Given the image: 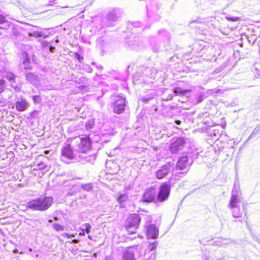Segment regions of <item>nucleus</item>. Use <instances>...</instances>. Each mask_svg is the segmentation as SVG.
Listing matches in <instances>:
<instances>
[{"instance_id": "12", "label": "nucleus", "mask_w": 260, "mask_h": 260, "mask_svg": "<svg viewBox=\"0 0 260 260\" xmlns=\"http://www.w3.org/2000/svg\"><path fill=\"white\" fill-rule=\"evenodd\" d=\"M158 229L155 224H150L146 229V235L149 239H156L158 237Z\"/></svg>"}, {"instance_id": "1", "label": "nucleus", "mask_w": 260, "mask_h": 260, "mask_svg": "<svg viewBox=\"0 0 260 260\" xmlns=\"http://www.w3.org/2000/svg\"><path fill=\"white\" fill-rule=\"evenodd\" d=\"M53 202L52 197L41 196L29 201L27 204V207L32 210L44 211L51 207Z\"/></svg>"}, {"instance_id": "4", "label": "nucleus", "mask_w": 260, "mask_h": 260, "mask_svg": "<svg viewBox=\"0 0 260 260\" xmlns=\"http://www.w3.org/2000/svg\"><path fill=\"white\" fill-rule=\"evenodd\" d=\"M141 219L139 215L137 214H130L125 222V228L129 235L136 233L138 229Z\"/></svg>"}, {"instance_id": "20", "label": "nucleus", "mask_w": 260, "mask_h": 260, "mask_svg": "<svg viewBox=\"0 0 260 260\" xmlns=\"http://www.w3.org/2000/svg\"><path fill=\"white\" fill-rule=\"evenodd\" d=\"M129 48L132 50H138L139 49V44L136 41H130L128 43Z\"/></svg>"}, {"instance_id": "15", "label": "nucleus", "mask_w": 260, "mask_h": 260, "mask_svg": "<svg viewBox=\"0 0 260 260\" xmlns=\"http://www.w3.org/2000/svg\"><path fill=\"white\" fill-rule=\"evenodd\" d=\"M26 80L31 84H37L38 82L37 76L34 73L26 72L25 73Z\"/></svg>"}, {"instance_id": "23", "label": "nucleus", "mask_w": 260, "mask_h": 260, "mask_svg": "<svg viewBox=\"0 0 260 260\" xmlns=\"http://www.w3.org/2000/svg\"><path fill=\"white\" fill-rule=\"evenodd\" d=\"M124 260H135L134 254L130 252L125 253L123 256Z\"/></svg>"}, {"instance_id": "37", "label": "nucleus", "mask_w": 260, "mask_h": 260, "mask_svg": "<svg viewBox=\"0 0 260 260\" xmlns=\"http://www.w3.org/2000/svg\"><path fill=\"white\" fill-rule=\"evenodd\" d=\"M75 56L77 58V59L79 60V62H81L84 59L83 57L79 55L78 53H75Z\"/></svg>"}, {"instance_id": "33", "label": "nucleus", "mask_w": 260, "mask_h": 260, "mask_svg": "<svg viewBox=\"0 0 260 260\" xmlns=\"http://www.w3.org/2000/svg\"><path fill=\"white\" fill-rule=\"evenodd\" d=\"M84 69L88 73H91L92 71V68L88 64H85L84 66Z\"/></svg>"}, {"instance_id": "13", "label": "nucleus", "mask_w": 260, "mask_h": 260, "mask_svg": "<svg viewBox=\"0 0 260 260\" xmlns=\"http://www.w3.org/2000/svg\"><path fill=\"white\" fill-rule=\"evenodd\" d=\"M5 77L6 79L9 81L10 83V85L12 87H13L15 89L19 90V88L18 86H16L15 79L16 78V76L13 73L11 72H7L5 74Z\"/></svg>"}, {"instance_id": "2", "label": "nucleus", "mask_w": 260, "mask_h": 260, "mask_svg": "<svg viewBox=\"0 0 260 260\" xmlns=\"http://www.w3.org/2000/svg\"><path fill=\"white\" fill-rule=\"evenodd\" d=\"M61 159L66 161V159L71 160L75 159L78 161L80 158L84 157L80 154H79L74 145L71 146L70 144H66L61 148Z\"/></svg>"}, {"instance_id": "11", "label": "nucleus", "mask_w": 260, "mask_h": 260, "mask_svg": "<svg viewBox=\"0 0 260 260\" xmlns=\"http://www.w3.org/2000/svg\"><path fill=\"white\" fill-rule=\"evenodd\" d=\"M156 192L154 187L152 186L147 188L144 192L142 201L144 202H153L156 197Z\"/></svg>"}, {"instance_id": "42", "label": "nucleus", "mask_w": 260, "mask_h": 260, "mask_svg": "<svg viewBox=\"0 0 260 260\" xmlns=\"http://www.w3.org/2000/svg\"><path fill=\"white\" fill-rule=\"evenodd\" d=\"M173 99V95H169L167 98L168 100H171Z\"/></svg>"}, {"instance_id": "54", "label": "nucleus", "mask_w": 260, "mask_h": 260, "mask_svg": "<svg viewBox=\"0 0 260 260\" xmlns=\"http://www.w3.org/2000/svg\"><path fill=\"white\" fill-rule=\"evenodd\" d=\"M49 222H52V221L51 220H49Z\"/></svg>"}, {"instance_id": "34", "label": "nucleus", "mask_w": 260, "mask_h": 260, "mask_svg": "<svg viewBox=\"0 0 260 260\" xmlns=\"http://www.w3.org/2000/svg\"><path fill=\"white\" fill-rule=\"evenodd\" d=\"M6 22H7L6 17L0 14V24H3Z\"/></svg>"}, {"instance_id": "55", "label": "nucleus", "mask_w": 260, "mask_h": 260, "mask_svg": "<svg viewBox=\"0 0 260 260\" xmlns=\"http://www.w3.org/2000/svg\"><path fill=\"white\" fill-rule=\"evenodd\" d=\"M54 219H55V220H57V217H55V218H54Z\"/></svg>"}, {"instance_id": "32", "label": "nucleus", "mask_w": 260, "mask_h": 260, "mask_svg": "<svg viewBox=\"0 0 260 260\" xmlns=\"http://www.w3.org/2000/svg\"><path fill=\"white\" fill-rule=\"evenodd\" d=\"M83 226L85 228V231L87 234H89L90 233V230L91 229V226L89 223H85Z\"/></svg>"}, {"instance_id": "27", "label": "nucleus", "mask_w": 260, "mask_h": 260, "mask_svg": "<svg viewBox=\"0 0 260 260\" xmlns=\"http://www.w3.org/2000/svg\"><path fill=\"white\" fill-rule=\"evenodd\" d=\"M157 245L158 243L157 242L150 243L148 246V249L150 251H153L156 248Z\"/></svg>"}, {"instance_id": "56", "label": "nucleus", "mask_w": 260, "mask_h": 260, "mask_svg": "<svg viewBox=\"0 0 260 260\" xmlns=\"http://www.w3.org/2000/svg\"><path fill=\"white\" fill-rule=\"evenodd\" d=\"M186 172H185L186 173ZM184 174V173H181V174Z\"/></svg>"}, {"instance_id": "25", "label": "nucleus", "mask_w": 260, "mask_h": 260, "mask_svg": "<svg viewBox=\"0 0 260 260\" xmlns=\"http://www.w3.org/2000/svg\"><path fill=\"white\" fill-rule=\"evenodd\" d=\"M260 131L259 128L256 127L254 129L252 133L250 134V135L249 136L247 140H250L252 139V138H254L258 133L259 131Z\"/></svg>"}, {"instance_id": "36", "label": "nucleus", "mask_w": 260, "mask_h": 260, "mask_svg": "<svg viewBox=\"0 0 260 260\" xmlns=\"http://www.w3.org/2000/svg\"><path fill=\"white\" fill-rule=\"evenodd\" d=\"M39 169H42L43 170H45L47 168V166L44 164L43 162H40L38 165Z\"/></svg>"}, {"instance_id": "16", "label": "nucleus", "mask_w": 260, "mask_h": 260, "mask_svg": "<svg viewBox=\"0 0 260 260\" xmlns=\"http://www.w3.org/2000/svg\"><path fill=\"white\" fill-rule=\"evenodd\" d=\"M27 104V103L25 100L17 101L15 104L16 108L19 112L24 111L26 110Z\"/></svg>"}, {"instance_id": "6", "label": "nucleus", "mask_w": 260, "mask_h": 260, "mask_svg": "<svg viewBox=\"0 0 260 260\" xmlns=\"http://www.w3.org/2000/svg\"><path fill=\"white\" fill-rule=\"evenodd\" d=\"M122 11L120 9L115 8L109 11L106 15V25L108 26H114L116 22L121 17Z\"/></svg>"}, {"instance_id": "14", "label": "nucleus", "mask_w": 260, "mask_h": 260, "mask_svg": "<svg viewBox=\"0 0 260 260\" xmlns=\"http://www.w3.org/2000/svg\"><path fill=\"white\" fill-rule=\"evenodd\" d=\"M188 157L186 155L181 156L177 163V169L183 170L188 165Z\"/></svg>"}, {"instance_id": "26", "label": "nucleus", "mask_w": 260, "mask_h": 260, "mask_svg": "<svg viewBox=\"0 0 260 260\" xmlns=\"http://www.w3.org/2000/svg\"><path fill=\"white\" fill-rule=\"evenodd\" d=\"M6 81L3 79H0V93L4 92L6 89Z\"/></svg>"}, {"instance_id": "8", "label": "nucleus", "mask_w": 260, "mask_h": 260, "mask_svg": "<svg viewBox=\"0 0 260 260\" xmlns=\"http://www.w3.org/2000/svg\"><path fill=\"white\" fill-rule=\"evenodd\" d=\"M174 164L171 162H168L159 168L156 172V177L158 179H161L173 170Z\"/></svg>"}, {"instance_id": "48", "label": "nucleus", "mask_w": 260, "mask_h": 260, "mask_svg": "<svg viewBox=\"0 0 260 260\" xmlns=\"http://www.w3.org/2000/svg\"><path fill=\"white\" fill-rule=\"evenodd\" d=\"M162 32L166 33V32L165 30H163V31H161V32H160L159 34L162 33Z\"/></svg>"}, {"instance_id": "46", "label": "nucleus", "mask_w": 260, "mask_h": 260, "mask_svg": "<svg viewBox=\"0 0 260 260\" xmlns=\"http://www.w3.org/2000/svg\"><path fill=\"white\" fill-rule=\"evenodd\" d=\"M176 122L177 124H180L181 123V122L179 120L176 121Z\"/></svg>"}, {"instance_id": "17", "label": "nucleus", "mask_w": 260, "mask_h": 260, "mask_svg": "<svg viewBox=\"0 0 260 260\" xmlns=\"http://www.w3.org/2000/svg\"><path fill=\"white\" fill-rule=\"evenodd\" d=\"M239 187H237L236 184H234L232 190L231 197L230 201H240L239 200Z\"/></svg>"}, {"instance_id": "24", "label": "nucleus", "mask_w": 260, "mask_h": 260, "mask_svg": "<svg viewBox=\"0 0 260 260\" xmlns=\"http://www.w3.org/2000/svg\"><path fill=\"white\" fill-rule=\"evenodd\" d=\"M94 125V121L93 119H91L88 120L86 124H85V127L87 129L89 130L93 128V126Z\"/></svg>"}, {"instance_id": "39", "label": "nucleus", "mask_w": 260, "mask_h": 260, "mask_svg": "<svg viewBox=\"0 0 260 260\" xmlns=\"http://www.w3.org/2000/svg\"><path fill=\"white\" fill-rule=\"evenodd\" d=\"M105 260H114V259L111 256H107L106 257Z\"/></svg>"}, {"instance_id": "29", "label": "nucleus", "mask_w": 260, "mask_h": 260, "mask_svg": "<svg viewBox=\"0 0 260 260\" xmlns=\"http://www.w3.org/2000/svg\"><path fill=\"white\" fill-rule=\"evenodd\" d=\"M53 228L57 231H62L64 230L63 226L58 223H54L53 224Z\"/></svg>"}, {"instance_id": "43", "label": "nucleus", "mask_w": 260, "mask_h": 260, "mask_svg": "<svg viewBox=\"0 0 260 260\" xmlns=\"http://www.w3.org/2000/svg\"><path fill=\"white\" fill-rule=\"evenodd\" d=\"M64 236H66V237L69 238L71 237V236L68 233L64 234Z\"/></svg>"}, {"instance_id": "22", "label": "nucleus", "mask_w": 260, "mask_h": 260, "mask_svg": "<svg viewBox=\"0 0 260 260\" xmlns=\"http://www.w3.org/2000/svg\"><path fill=\"white\" fill-rule=\"evenodd\" d=\"M93 185L92 183H89L83 184L81 185V188L84 190L89 191L93 188Z\"/></svg>"}, {"instance_id": "10", "label": "nucleus", "mask_w": 260, "mask_h": 260, "mask_svg": "<svg viewBox=\"0 0 260 260\" xmlns=\"http://www.w3.org/2000/svg\"><path fill=\"white\" fill-rule=\"evenodd\" d=\"M240 201H230L228 208L231 210L232 216L234 218H239L242 216V212L239 207Z\"/></svg>"}, {"instance_id": "52", "label": "nucleus", "mask_w": 260, "mask_h": 260, "mask_svg": "<svg viewBox=\"0 0 260 260\" xmlns=\"http://www.w3.org/2000/svg\"><path fill=\"white\" fill-rule=\"evenodd\" d=\"M88 238L90 239H91V237L90 236H88Z\"/></svg>"}, {"instance_id": "28", "label": "nucleus", "mask_w": 260, "mask_h": 260, "mask_svg": "<svg viewBox=\"0 0 260 260\" xmlns=\"http://www.w3.org/2000/svg\"><path fill=\"white\" fill-rule=\"evenodd\" d=\"M23 65H24V68L25 69H29L30 68L29 67L30 64V60L29 58L27 57L25 58L24 60L23 61Z\"/></svg>"}, {"instance_id": "45", "label": "nucleus", "mask_w": 260, "mask_h": 260, "mask_svg": "<svg viewBox=\"0 0 260 260\" xmlns=\"http://www.w3.org/2000/svg\"><path fill=\"white\" fill-rule=\"evenodd\" d=\"M97 68L99 69H103V67L101 66H97Z\"/></svg>"}, {"instance_id": "30", "label": "nucleus", "mask_w": 260, "mask_h": 260, "mask_svg": "<svg viewBox=\"0 0 260 260\" xmlns=\"http://www.w3.org/2000/svg\"><path fill=\"white\" fill-rule=\"evenodd\" d=\"M32 100L35 104H39L41 102V98L39 95L33 96Z\"/></svg>"}, {"instance_id": "40", "label": "nucleus", "mask_w": 260, "mask_h": 260, "mask_svg": "<svg viewBox=\"0 0 260 260\" xmlns=\"http://www.w3.org/2000/svg\"><path fill=\"white\" fill-rule=\"evenodd\" d=\"M149 101V99H147L146 98H145V97H143L142 99V102H147Z\"/></svg>"}, {"instance_id": "3", "label": "nucleus", "mask_w": 260, "mask_h": 260, "mask_svg": "<svg viewBox=\"0 0 260 260\" xmlns=\"http://www.w3.org/2000/svg\"><path fill=\"white\" fill-rule=\"evenodd\" d=\"M73 142L79 154L86 153L91 147V141L86 136L75 137L73 139Z\"/></svg>"}, {"instance_id": "41", "label": "nucleus", "mask_w": 260, "mask_h": 260, "mask_svg": "<svg viewBox=\"0 0 260 260\" xmlns=\"http://www.w3.org/2000/svg\"><path fill=\"white\" fill-rule=\"evenodd\" d=\"M55 49V48L54 47L50 46V51L52 52H53L54 50Z\"/></svg>"}, {"instance_id": "51", "label": "nucleus", "mask_w": 260, "mask_h": 260, "mask_svg": "<svg viewBox=\"0 0 260 260\" xmlns=\"http://www.w3.org/2000/svg\"><path fill=\"white\" fill-rule=\"evenodd\" d=\"M155 258V255L154 254L153 256V258L154 259Z\"/></svg>"}, {"instance_id": "18", "label": "nucleus", "mask_w": 260, "mask_h": 260, "mask_svg": "<svg viewBox=\"0 0 260 260\" xmlns=\"http://www.w3.org/2000/svg\"><path fill=\"white\" fill-rule=\"evenodd\" d=\"M117 201L120 204V206H122V203L127 201L128 199V196L127 193H117Z\"/></svg>"}, {"instance_id": "49", "label": "nucleus", "mask_w": 260, "mask_h": 260, "mask_svg": "<svg viewBox=\"0 0 260 260\" xmlns=\"http://www.w3.org/2000/svg\"><path fill=\"white\" fill-rule=\"evenodd\" d=\"M55 42H56V43H58L59 42V40H58V39H56V41H55Z\"/></svg>"}, {"instance_id": "38", "label": "nucleus", "mask_w": 260, "mask_h": 260, "mask_svg": "<svg viewBox=\"0 0 260 260\" xmlns=\"http://www.w3.org/2000/svg\"><path fill=\"white\" fill-rule=\"evenodd\" d=\"M203 95L201 94H200L198 95V102H201L203 101Z\"/></svg>"}, {"instance_id": "53", "label": "nucleus", "mask_w": 260, "mask_h": 260, "mask_svg": "<svg viewBox=\"0 0 260 260\" xmlns=\"http://www.w3.org/2000/svg\"><path fill=\"white\" fill-rule=\"evenodd\" d=\"M0 28L1 29H4V28L3 27H2V26H0Z\"/></svg>"}, {"instance_id": "7", "label": "nucleus", "mask_w": 260, "mask_h": 260, "mask_svg": "<svg viewBox=\"0 0 260 260\" xmlns=\"http://www.w3.org/2000/svg\"><path fill=\"white\" fill-rule=\"evenodd\" d=\"M170 185L167 182L163 183L159 187V190L156 197V200L160 202L167 200L170 196Z\"/></svg>"}, {"instance_id": "44", "label": "nucleus", "mask_w": 260, "mask_h": 260, "mask_svg": "<svg viewBox=\"0 0 260 260\" xmlns=\"http://www.w3.org/2000/svg\"><path fill=\"white\" fill-rule=\"evenodd\" d=\"M135 25H136V26L137 27H139V25H140V23H139V22H138V23H135Z\"/></svg>"}, {"instance_id": "47", "label": "nucleus", "mask_w": 260, "mask_h": 260, "mask_svg": "<svg viewBox=\"0 0 260 260\" xmlns=\"http://www.w3.org/2000/svg\"><path fill=\"white\" fill-rule=\"evenodd\" d=\"M203 260H209V259L207 257H205Z\"/></svg>"}, {"instance_id": "35", "label": "nucleus", "mask_w": 260, "mask_h": 260, "mask_svg": "<svg viewBox=\"0 0 260 260\" xmlns=\"http://www.w3.org/2000/svg\"><path fill=\"white\" fill-rule=\"evenodd\" d=\"M202 22L201 21H200V20L199 19H196V20H191L190 21L189 23V25L191 27H192V24L193 23H196V24H199V23H201Z\"/></svg>"}, {"instance_id": "31", "label": "nucleus", "mask_w": 260, "mask_h": 260, "mask_svg": "<svg viewBox=\"0 0 260 260\" xmlns=\"http://www.w3.org/2000/svg\"><path fill=\"white\" fill-rule=\"evenodd\" d=\"M225 18L228 21H237L240 20V18L238 17H234V16H226Z\"/></svg>"}, {"instance_id": "19", "label": "nucleus", "mask_w": 260, "mask_h": 260, "mask_svg": "<svg viewBox=\"0 0 260 260\" xmlns=\"http://www.w3.org/2000/svg\"><path fill=\"white\" fill-rule=\"evenodd\" d=\"M189 91V90H183L180 87H176L173 89V92L176 95H183Z\"/></svg>"}, {"instance_id": "5", "label": "nucleus", "mask_w": 260, "mask_h": 260, "mask_svg": "<svg viewBox=\"0 0 260 260\" xmlns=\"http://www.w3.org/2000/svg\"><path fill=\"white\" fill-rule=\"evenodd\" d=\"M111 98L113 101L112 107L113 108V112L118 114L123 113L126 107L125 98L119 95H112Z\"/></svg>"}, {"instance_id": "9", "label": "nucleus", "mask_w": 260, "mask_h": 260, "mask_svg": "<svg viewBox=\"0 0 260 260\" xmlns=\"http://www.w3.org/2000/svg\"><path fill=\"white\" fill-rule=\"evenodd\" d=\"M185 141L182 138H177L174 140L170 145V150L173 153H177L180 150L183 149L185 144Z\"/></svg>"}, {"instance_id": "50", "label": "nucleus", "mask_w": 260, "mask_h": 260, "mask_svg": "<svg viewBox=\"0 0 260 260\" xmlns=\"http://www.w3.org/2000/svg\"><path fill=\"white\" fill-rule=\"evenodd\" d=\"M92 65H94V64H95V62H92Z\"/></svg>"}, {"instance_id": "21", "label": "nucleus", "mask_w": 260, "mask_h": 260, "mask_svg": "<svg viewBox=\"0 0 260 260\" xmlns=\"http://www.w3.org/2000/svg\"><path fill=\"white\" fill-rule=\"evenodd\" d=\"M32 36L36 38L43 37L44 38H46L48 35L42 31H36L32 32Z\"/></svg>"}]
</instances>
